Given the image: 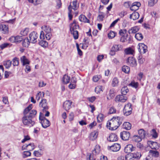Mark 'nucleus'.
Returning <instances> with one entry per match:
<instances>
[{"mask_svg": "<svg viewBox=\"0 0 160 160\" xmlns=\"http://www.w3.org/2000/svg\"><path fill=\"white\" fill-rule=\"evenodd\" d=\"M107 139L110 142H115L118 140V137L115 134L111 133L110 134L109 137Z\"/></svg>", "mask_w": 160, "mask_h": 160, "instance_id": "obj_15", "label": "nucleus"}, {"mask_svg": "<svg viewBox=\"0 0 160 160\" xmlns=\"http://www.w3.org/2000/svg\"><path fill=\"white\" fill-rule=\"evenodd\" d=\"M76 47L77 48L78 53L80 56H82V52L81 50L79 48V46L78 43L76 44Z\"/></svg>", "mask_w": 160, "mask_h": 160, "instance_id": "obj_59", "label": "nucleus"}, {"mask_svg": "<svg viewBox=\"0 0 160 160\" xmlns=\"http://www.w3.org/2000/svg\"><path fill=\"white\" fill-rule=\"evenodd\" d=\"M3 64L6 68H8L11 65L12 62L10 60L4 61L3 62Z\"/></svg>", "mask_w": 160, "mask_h": 160, "instance_id": "obj_32", "label": "nucleus"}, {"mask_svg": "<svg viewBox=\"0 0 160 160\" xmlns=\"http://www.w3.org/2000/svg\"><path fill=\"white\" fill-rule=\"evenodd\" d=\"M141 46L142 49H143V53H146L148 51L147 49V46L145 45L143 43H141Z\"/></svg>", "mask_w": 160, "mask_h": 160, "instance_id": "obj_57", "label": "nucleus"}, {"mask_svg": "<svg viewBox=\"0 0 160 160\" xmlns=\"http://www.w3.org/2000/svg\"><path fill=\"white\" fill-rule=\"evenodd\" d=\"M100 77V76L95 75L93 76L92 79L93 81L95 82H96L98 81Z\"/></svg>", "mask_w": 160, "mask_h": 160, "instance_id": "obj_63", "label": "nucleus"}, {"mask_svg": "<svg viewBox=\"0 0 160 160\" xmlns=\"http://www.w3.org/2000/svg\"><path fill=\"white\" fill-rule=\"evenodd\" d=\"M139 17V14L137 12H134L131 14L130 16L131 19H132L133 20H135L138 19Z\"/></svg>", "mask_w": 160, "mask_h": 160, "instance_id": "obj_20", "label": "nucleus"}, {"mask_svg": "<svg viewBox=\"0 0 160 160\" xmlns=\"http://www.w3.org/2000/svg\"><path fill=\"white\" fill-rule=\"evenodd\" d=\"M38 34L36 32L33 31L29 35V40L30 42L35 43L37 42V39L38 37Z\"/></svg>", "mask_w": 160, "mask_h": 160, "instance_id": "obj_6", "label": "nucleus"}, {"mask_svg": "<svg viewBox=\"0 0 160 160\" xmlns=\"http://www.w3.org/2000/svg\"><path fill=\"white\" fill-rule=\"evenodd\" d=\"M72 102L70 100H66L65 101L63 105L64 109L66 111H68L71 108V105Z\"/></svg>", "mask_w": 160, "mask_h": 160, "instance_id": "obj_10", "label": "nucleus"}, {"mask_svg": "<svg viewBox=\"0 0 160 160\" xmlns=\"http://www.w3.org/2000/svg\"><path fill=\"white\" fill-rule=\"evenodd\" d=\"M116 112V109L113 107L110 108L109 109V113L110 114L115 113Z\"/></svg>", "mask_w": 160, "mask_h": 160, "instance_id": "obj_60", "label": "nucleus"}, {"mask_svg": "<svg viewBox=\"0 0 160 160\" xmlns=\"http://www.w3.org/2000/svg\"><path fill=\"white\" fill-rule=\"evenodd\" d=\"M116 34L115 32L111 31L108 34V37L110 39H112L115 36Z\"/></svg>", "mask_w": 160, "mask_h": 160, "instance_id": "obj_42", "label": "nucleus"}, {"mask_svg": "<svg viewBox=\"0 0 160 160\" xmlns=\"http://www.w3.org/2000/svg\"><path fill=\"white\" fill-rule=\"evenodd\" d=\"M136 38L138 40L140 41L143 38V36L141 33L138 32L135 35Z\"/></svg>", "mask_w": 160, "mask_h": 160, "instance_id": "obj_39", "label": "nucleus"}, {"mask_svg": "<svg viewBox=\"0 0 160 160\" xmlns=\"http://www.w3.org/2000/svg\"><path fill=\"white\" fill-rule=\"evenodd\" d=\"M41 28L46 32H51V28L49 26L44 25Z\"/></svg>", "mask_w": 160, "mask_h": 160, "instance_id": "obj_33", "label": "nucleus"}, {"mask_svg": "<svg viewBox=\"0 0 160 160\" xmlns=\"http://www.w3.org/2000/svg\"><path fill=\"white\" fill-rule=\"evenodd\" d=\"M96 99V98L95 96L92 97H89L87 98V99L90 102H93Z\"/></svg>", "mask_w": 160, "mask_h": 160, "instance_id": "obj_64", "label": "nucleus"}, {"mask_svg": "<svg viewBox=\"0 0 160 160\" xmlns=\"http://www.w3.org/2000/svg\"><path fill=\"white\" fill-rule=\"evenodd\" d=\"M71 33L73 35V38L75 40L77 39L78 38V32L77 30L70 31Z\"/></svg>", "mask_w": 160, "mask_h": 160, "instance_id": "obj_34", "label": "nucleus"}, {"mask_svg": "<svg viewBox=\"0 0 160 160\" xmlns=\"http://www.w3.org/2000/svg\"><path fill=\"white\" fill-rule=\"evenodd\" d=\"M129 90L126 86L123 87L121 89V93L122 95H125L128 92Z\"/></svg>", "mask_w": 160, "mask_h": 160, "instance_id": "obj_38", "label": "nucleus"}, {"mask_svg": "<svg viewBox=\"0 0 160 160\" xmlns=\"http://www.w3.org/2000/svg\"><path fill=\"white\" fill-rule=\"evenodd\" d=\"M122 119L120 117H113L111 119L112 121V129L116 130L122 124Z\"/></svg>", "mask_w": 160, "mask_h": 160, "instance_id": "obj_2", "label": "nucleus"}, {"mask_svg": "<svg viewBox=\"0 0 160 160\" xmlns=\"http://www.w3.org/2000/svg\"><path fill=\"white\" fill-rule=\"evenodd\" d=\"M132 153L127 154L125 156L126 160H134L133 158V156L132 155Z\"/></svg>", "mask_w": 160, "mask_h": 160, "instance_id": "obj_48", "label": "nucleus"}, {"mask_svg": "<svg viewBox=\"0 0 160 160\" xmlns=\"http://www.w3.org/2000/svg\"><path fill=\"white\" fill-rule=\"evenodd\" d=\"M42 93V97H44V93L43 92H42V93H41V92H39L37 94L36 98L38 101L40 99V97H41Z\"/></svg>", "mask_w": 160, "mask_h": 160, "instance_id": "obj_55", "label": "nucleus"}, {"mask_svg": "<svg viewBox=\"0 0 160 160\" xmlns=\"http://www.w3.org/2000/svg\"><path fill=\"white\" fill-rule=\"evenodd\" d=\"M122 46L119 44L114 45L110 51L109 54L111 56H113L115 54V52L121 50Z\"/></svg>", "mask_w": 160, "mask_h": 160, "instance_id": "obj_5", "label": "nucleus"}, {"mask_svg": "<svg viewBox=\"0 0 160 160\" xmlns=\"http://www.w3.org/2000/svg\"><path fill=\"white\" fill-rule=\"evenodd\" d=\"M138 63L140 64H142L143 63V62L145 61V59L144 58H142V56L139 55L138 58Z\"/></svg>", "mask_w": 160, "mask_h": 160, "instance_id": "obj_52", "label": "nucleus"}, {"mask_svg": "<svg viewBox=\"0 0 160 160\" xmlns=\"http://www.w3.org/2000/svg\"><path fill=\"white\" fill-rule=\"evenodd\" d=\"M103 115L101 113L99 114L97 117V121L100 122L103 121Z\"/></svg>", "mask_w": 160, "mask_h": 160, "instance_id": "obj_49", "label": "nucleus"}, {"mask_svg": "<svg viewBox=\"0 0 160 160\" xmlns=\"http://www.w3.org/2000/svg\"><path fill=\"white\" fill-rule=\"evenodd\" d=\"M149 152L152 154L153 157H158L159 155V153L157 151L150 150Z\"/></svg>", "mask_w": 160, "mask_h": 160, "instance_id": "obj_44", "label": "nucleus"}, {"mask_svg": "<svg viewBox=\"0 0 160 160\" xmlns=\"http://www.w3.org/2000/svg\"><path fill=\"white\" fill-rule=\"evenodd\" d=\"M39 106L43 108V112H44V111H46L48 109L47 100L45 99H42L41 101L40 102Z\"/></svg>", "mask_w": 160, "mask_h": 160, "instance_id": "obj_12", "label": "nucleus"}, {"mask_svg": "<svg viewBox=\"0 0 160 160\" xmlns=\"http://www.w3.org/2000/svg\"><path fill=\"white\" fill-rule=\"evenodd\" d=\"M70 78L69 77L68 75H65L62 78V81L65 84H67L69 82Z\"/></svg>", "mask_w": 160, "mask_h": 160, "instance_id": "obj_23", "label": "nucleus"}, {"mask_svg": "<svg viewBox=\"0 0 160 160\" xmlns=\"http://www.w3.org/2000/svg\"><path fill=\"white\" fill-rule=\"evenodd\" d=\"M15 42H20L23 40L22 37L18 36L15 37Z\"/></svg>", "mask_w": 160, "mask_h": 160, "instance_id": "obj_58", "label": "nucleus"}, {"mask_svg": "<svg viewBox=\"0 0 160 160\" xmlns=\"http://www.w3.org/2000/svg\"><path fill=\"white\" fill-rule=\"evenodd\" d=\"M13 65L14 66H18L19 64L18 58L15 57L12 60Z\"/></svg>", "mask_w": 160, "mask_h": 160, "instance_id": "obj_45", "label": "nucleus"}, {"mask_svg": "<svg viewBox=\"0 0 160 160\" xmlns=\"http://www.w3.org/2000/svg\"><path fill=\"white\" fill-rule=\"evenodd\" d=\"M119 83V81L118 78L116 77H114L112 81V85L113 87H117L118 86Z\"/></svg>", "mask_w": 160, "mask_h": 160, "instance_id": "obj_25", "label": "nucleus"}, {"mask_svg": "<svg viewBox=\"0 0 160 160\" xmlns=\"http://www.w3.org/2000/svg\"><path fill=\"white\" fill-rule=\"evenodd\" d=\"M33 154L36 157H40L42 155V152L38 151H34L33 152Z\"/></svg>", "mask_w": 160, "mask_h": 160, "instance_id": "obj_54", "label": "nucleus"}, {"mask_svg": "<svg viewBox=\"0 0 160 160\" xmlns=\"http://www.w3.org/2000/svg\"><path fill=\"white\" fill-rule=\"evenodd\" d=\"M32 108V104H30L28 107L24 109L23 114V116L22 118V122L25 126L31 127L35 124V121L31 118L27 116L29 110Z\"/></svg>", "mask_w": 160, "mask_h": 160, "instance_id": "obj_1", "label": "nucleus"}, {"mask_svg": "<svg viewBox=\"0 0 160 160\" xmlns=\"http://www.w3.org/2000/svg\"><path fill=\"white\" fill-rule=\"evenodd\" d=\"M130 133L129 132L124 131L120 133V137L124 141L128 140L130 137Z\"/></svg>", "mask_w": 160, "mask_h": 160, "instance_id": "obj_8", "label": "nucleus"}, {"mask_svg": "<svg viewBox=\"0 0 160 160\" xmlns=\"http://www.w3.org/2000/svg\"><path fill=\"white\" fill-rule=\"evenodd\" d=\"M135 147L131 144H129L127 145L124 148V151L126 153H130L135 150Z\"/></svg>", "mask_w": 160, "mask_h": 160, "instance_id": "obj_7", "label": "nucleus"}, {"mask_svg": "<svg viewBox=\"0 0 160 160\" xmlns=\"http://www.w3.org/2000/svg\"><path fill=\"white\" fill-rule=\"evenodd\" d=\"M100 151V146H99L96 145L94 148V150L93 151V154L96 155L99 153Z\"/></svg>", "mask_w": 160, "mask_h": 160, "instance_id": "obj_40", "label": "nucleus"}, {"mask_svg": "<svg viewBox=\"0 0 160 160\" xmlns=\"http://www.w3.org/2000/svg\"><path fill=\"white\" fill-rule=\"evenodd\" d=\"M127 61L128 64L131 67L136 66L137 65L136 60L132 57H128Z\"/></svg>", "mask_w": 160, "mask_h": 160, "instance_id": "obj_9", "label": "nucleus"}, {"mask_svg": "<svg viewBox=\"0 0 160 160\" xmlns=\"http://www.w3.org/2000/svg\"><path fill=\"white\" fill-rule=\"evenodd\" d=\"M31 109L29 110L27 116L33 120V118L35 117L37 114V111L34 109L31 110Z\"/></svg>", "mask_w": 160, "mask_h": 160, "instance_id": "obj_17", "label": "nucleus"}, {"mask_svg": "<svg viewBox=\"0 0 160 160\" xmlns=\"http://www.w3.org/2000/svg\"><path fill=\"white\" fill-rule=\"evenodd\" d=\"M125 51L127 54H132L133 52V50L131 48H126Z\"/></svg>", "mask_w": 160, "mask_h": 160, "instance_id": "obj_53", "label": "nucleus"}, {"mask_svg": "<svg viewBox=\"0 0 160 160\" xmlns=\"http://www.w3.org/2000/svg\"><path fill=\"white\" fill-rule=\"evenodd\" d=\"M30 42V40L29 41L28 38H27L22 41V45L23 47H27L29 45Z\"/></svg>", "mask_w": 160, "mask_h": 160, "instance_id": "obj_27", "label": "nucleus"}, {"mask_svg": "<svg viewBox=\"0 0 160 160\" xmlns=\"http://www.w3.org/2000/svg\"><path fill=\"white\" fill-rule=\"evenodd\" d=\"M139 28L138 27H134L128 30V33H135L139 31Z\"/></svg>", "mask_w": 160, "mask_h": 160, "instance_id": "obj_22", "label": "nucleus"}, {"mask_svg": "<svg viewBox=\"0 0 160 160\" xmlns=\"http://www.w3.org/2000/svg\"><path fill=\"white\" fill-rule=\"evenodd\" d=\"M128 35L126 34V35H124L123 36H122V37L120 38V41L122 42H125L126 41V40L128 38Z\"/></svg>", "mask_w": 160, "mask_h": 160, "instance_id": "obj_56", "label": "nucleus"}, {"mask_svg": "<svg viewBox=\"0 0 160 160\" xmlns=\"http://www.w3.org/2000/svg\"><path fill=\"white\" fill-rule=\"evenodd\" d=\"M30 139V138L28 135L24 136V139L22 141V143H24L26 141L29 140Z\"/></svg>", "mask_w": 160, "mask_h": 160, "instance_id": "obj_62", "label": "nucleus"}, {"mask_svg": "<svg viewBox=\"0 0 160 160\" xmlns=\"http://www.w3.org/2000/svg\"><path fill=\"white\" fill-rule=\"evenodd\" d=\"M31 155V153L28 150V151H25L23 152L22 157L23 158H26L28 156H30Z\"/></svg>", "mask_w": 160, "mask_h": 160, "instance_id": "obj_41", "label": "nucleus"}, {"mask_svg": "<svg viewBox=\"0 0 160 160\" xmlns=\"http://www.w3.org/2000/svg\"><path fill=\"white\" fill-rule=\"evenodd\" d=\"M28 1L30 3H33L35 5H37L38 4L41 3L43 0H28Z\"/></svg>", "mask_w": 160, "mask_h": 160, "instance_id": "obj_35", "label": "nucleus"}, {"mask_svg": "<svg viewBox=\"0 0 160 160\" xmlns=\"http://www.w3.org/2000/svg\"><path fill=\"white\" fill-rule=\"evenodd\" d=\"M139 135L142 138H144L146 135V132L144 130L142 129H140L138 131Z\"/></svg>", "mask_w": 160, "mask_h": 160, "instance_id": "obj_28", "label": "nucleus"}, {"mask_svg": "<svg viewBox=\"0 0 160 160\" xmlns=\"http://www.w3.org/2000/svg\"><path fill=\"white\" fill-rule=\"evenodd\" d=\"M29 32V29L26 28L23 30H22L20 32V34L22 36H24L27 35Z\"/></svg>", "mask_w": 160, "mask_h": 160, "instance_id": "obj_51", "label": "nucleus"}, {"mask_svg": "<svg viewBox=\"0 0 160 160\" xmlns=\"http://www.w3.org/2000/svg\"><path fill=\"white\" fill-rule=\"evenodd\" d=\"M98 135V132L94 131L91 133L90 138L91 139L94 140L97 138Z\"/></svg>", "mask_w": 160, "mask_h": 160, "instance_id": "obj_30", "label": "nucleus"}, {"mask_svg": "<svg viewBox=\"0 0 160 160\" xmlns=\"http://www.w3.org/2000/svg\"><path fill=\"white\" fill-rule=\"evenodd\" d=\"M78 6L77 4V1L75 0L73 1L72 2V9L74 10H76L78 9Z\"/></svg>", "mask_w": 160, "mask_h": 160, "instance_id": "obj_50", "label": "nucleus"}, {"mask_svg": "<svg viewBox=\"0 0 160 160\" xmlns=\"http://www.w3.org/2000/svg\"><path fill=\"white\" fill-rule=\"evenodd\" d=\"M41 113H40L39 119L41 121L40 122L41 123L42 126L45 128L48 127L50 125V123L49 121L45 117H41L40 115Z\"/></svg>", "mask_w": 160, "mask_h": 160, "instance_id": "obj_3", "label": "nucleus"}, {"mask_svg": "<svg viewBox=\"0 0 160 160\" xmlns=\"http://www.w3.org/2000/svg\"><path fill=\"white\" fill-rule=\"evenodd\" d=\"M79 19L81 22H83L85 23H90V21L84 15H81L79 17Z\"/></svg>", "mask_w": 160, "mask_h": 160, "instance_id": "obj_18", "label": "nucleus"}, {"mask_svg": "<svg viewBox=\"0 0 160 160\" xmlns=\"http://www.w3.org/2000/svg\"><path fill=\"white\" fill-rule=\"evenodd\" d=\"M158 0H149L148 1V6L150 7L153 6L158 2Z\"/></svg>", "mask_w": 160, "mask_h": 160, "instance_id": "obj_46", "label": "nucleus"}, {"mask_svg": "<svg viewBox=\"0 0 160 160\" xmlns=\"http://www.w3.org/2000/svg\"><path fill=\"white\" fill-rule=\"evenodd\" d=\"M127 99V97L125 96L122 95H119L116 96L115 98V100L116 102H125Z\"/></svg>", "mask_w": 160, "mask_h": 160, "instance_id": "obj_14", "label": "nucleus"}, {"mask_svg": "<svg viewBox=\"0 0 160 160\" xmlns=\"http://www.w3.org/2000/svg\"><path fill=\"white\" fill-rule=\"evenodd\" d=\"M39 44L44 48H46L48 46V42L45 41L41 40L38 42Z\"/></svg>", "mask_w": 160, "mask_h": 160, "instance_id": "obj_29", "label": "nucleus"}, {"mask_svg": "<svg viewBox=\"0 0 160 160\" xmlns=\"http://www.w3.org/2000/svg\"><path fill=\"white\" fill-rule=\"evenodd\" d=\"M20 60L21 62L22 63V65L23 66L26 64H29V61L24 56L21 57Z\"/></svg>", "mask_w": 160, "mask_h": 160, "instance_id": "obj_21", "label": "nucleus"}, {"mask_svg": "<svg viewBox=\"0 0 160 160\" xmlns=\"http://www.w3.org/2000/svg\"><path fill=\"white\" fill-rule=\"evenodd\" d=\"M27 147H28L27 150L31 151L33 150L35 148V147L33 143H30L28 144H27Z\"/></svg>", "mask_w": 160, "mask_h": 160, "instance_id": "obj_36", "label": "nucleus"}, {"mask_svg": "<svg viewBox=\"0 0 160 160\" xmlns=\"http://www.w3.org/2000/svg\"><path fill=\"white\" fill-rule=\"evenodd\" d=\"M0 30L3 33H6L8 32V26L4 24H2L0 25Z\"/></svg>", "mask_w": 160, "mask_h": 160, "instance_id": "obj_16", "label": "nucleus"}, {"mask_svg": "<svg viewBox=\"0 0 160 160\" xmlns=\"http://www.w3.org/2000/svg\"><path fill=\"white\" fill-rule=\"evenodd\" d=\"M129 86H131L132 87L136 88L138 87V82H131V83L129 84Z\"/></svg>", "mask_w": 160, "mask_h": 160, "instance_id": "obj_61", "label": "nucleus"}, {"mask_svg": "<svg viewBox=\"0 0 160 160\" xmlns=\"http://www.w3.org/2000/svg\"><path fill=\"white\" fill-rule=\"evenodd\" d=\"M132 153V155L133 156V158H134V160H139L142 156V154L140 152H136L134 153Z\"/></svg>", "mask_w": 160, "mask_h": 160, "instance_id": "obj_19", "label": "nucleus"}, {"mask_svg": "<svg viewBox=\"0 0 160 160\" xmlns=\"http://www.w3.org/2000/svg\"><path fill=\"white\" fill-rule=\"evenodd\" d=\"M122 71L125 73H128L130 71L129 68L127 66H123L122 67Z\"/></svg>", "mask_w": 160, "mask_h": 160, "instance_id": "obj_43", "label": "nucleus"}, {"mask_svg": "<svg viewBox=\"0 0 160 160\" xmlns=\"http://www.w3.org/2000/svg\"><path fill=\"white\" fill-rule=\"evenodd\" d=\"M151 134L152 136V137L154 138H157L158 137V134L157 132L155 129H152L151 132Z\"/></svg>", "mask_w": 160, "mask_h": 160, "instance_id": "obj_47", "label": "nucleus"}, {"mask_svg": "<svg viewBox=\"0 0 160 160\" xmlns=\"http://www.w3.org/2000/svg\"><path fill=\"white\" fill-rule=\"evenodd\" d=\"M132 110L131 104L130 103H128L125 106L123 110L124 115L126 116L130 115L132 113Z\"/></svg>", "mask_w": 160, "mask_h": 160, "instance_id": "obj_4", "label": "nucleus"}, {"mask_svg": "<svg viewBox=\"0 0 160 160\" xmlns=\"http://www.w3.org/2000/svg\"><path fill=\"white\" fill-rule=\"evenodd\" d=\"M98 12L100 14L97 17V20L99 21H102L103 20V19L105 17V15L103 12L99 11Z\"/></svg>", "mask_w": 160, "mask_h": 160, "instance_id": "obj_31", "label": "nucleus"}, {"mask_svg": "<svg viewBox=\"0 0 160 160\" xmlns=\"http://www.w3.org/2000/svg\"><path fill=\"white\" fill-rule=\"evenodd\" d=\"M79 27V25L78 24V23L75 20H74L73 22L70 23L69 25L70 31L76 30Z\"/></svg>", "mask_w": 160, "mask_h": 160, "instance_id": "obj_11", "label": "nucleus"}, {"mask_svg": "<svg viewBox=\"0 0 160 160\" xmlns=\"http://www.w3.org/2000/svg\"><path fill=\"white\" fill-rule=\"evenodd\" d=\"M121 148L120 144L118 143H115L109 148V149L113 152H117Z\"/></svg>", "mask_w": 160, "mask_h": 160, "instance_id": "obj_13", "label": "nucleus"}, {"mask_svg": "<svg viewBox=\"0 0 160 160\" xmlns=\"http://www.w3.org/2000/svg\"><path fill=\"white\" fill-rule=\"evenodd\" d=\"M142 139L138 135H134L132 138V140L137 142H141Z\"/></svg>", "mask_w": 160, "mask_h": 160, "instance_id": "obj_37", "label": "nucleus"}, {"mask_svg": "<svg viewBox=\"0 0 160 160\" xmlns=\"http://www.w3.org/2000/svg\"><path fill=\"white\" fill-rule=\"evenodd\" d=\"M109 97H107L108 99H112L114 98L115 96L114 89H112L109 90Z\"/></svg>", "mask_w": 160, "mask_h": 160, "instance_id": "obj_26", "label": "nucleus"}, {"mask_svg": "<svg viewBox=\"0 0 160 160\" xmlns=\"http://www.w3.org/2000/svg\"><path fill=\"white\" fill-rule=\"evenodd\" d=\"M131 124L128 122H124L123 124V128L126 130H129L131 128Z\"/></svg>", "mask_w": 160, "mask_h": 160, "instance_id": "obj_24", "label": "nucleus"}]
</instances>
